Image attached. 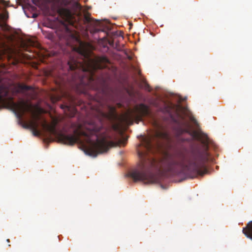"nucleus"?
Wrapping results in <instances>:
<instances>
[{
    "mask_svg": "<svg viewBox=\"0 0 252 252\" xmlns=\"http://www.w3.org/2000/svg\"><path fill=\"white\" fill-rule=\"evenodd\" d=\"M33 116L34 118L36 121L39 120L40 119V115H38V114H33Z\"/></svg>",
    "mask_w": 252,
    "mask_h": 252,
    "instance_id": "nucleus-19",
    "label": "nucleus"
},
{
    "mask_svg": "<svg viewBox=\"0 0 252 252\" xmlns=\"http://www.w3.org/2000/svg\"><path fill=\"white\" fill-rule=\"evenodd\" d=\"M43 128L51 134L58 136L59 140L64 144L73 145L80 140V137L83 136L89 146L86 148L85 153L91 156L95 157L98 154L107 152L110 147L118 145L125 146L127 138L123 137L118 142L115 143L108 140V136L104 133L99 136L101 127H96L92 126V128L83 129L82 126L75 123L71 124V127L76 128L74 130V135H67L63 133H58L56 129L57 122L52 124H48L44 120L41 123Z\"/></svg>",
    "mask_w": 252,
    "mask_h": 252,
    "instance_id": "nucleus-1",
    "label": "nucleus"
},
{
    "mask_svg": "<svg viewBox=\"0 0 252 252\" xmlns=\"http://www.w3.org/2000/svg\"><path fill=\"white\" fill-rule=\"evenodd\" d=\"M79 0H63L67 8H62L59 10L61 17L69 24L76 27L77 20L81 14L82 6L78 2Z\"/></svg>",
    "mask_w": 252,
    "mask_h": 252,
    "instance_id": "nucleus-6",
    "label": "nucleus"
},
{
    "mask_svg": "<svg viewBox=\"0 0 252 252\" xmlns=\"http://www.w3.org/2000/svg\"><path fill=\"white\" fill-rule=\"evenodd\" d=\"M177 132L179 135H180L184 133H189V130L188 126L186 128L180 127L178 128Z\"/></svg>",
    "mask_w": 252,
    "mask_h": 252,
    "instance_id": "nucleus-13",
    "label": "nucleus"
},
{
    "mask_svg": "<svg viewBox=\"0 0 252 252\" xmlns=\"http://www.w3.org/2000/svg\"><path fill=\"white\" fill-rule=\"evenodd\" d=\"M8 18V12L5 11L2 14H0V20L4 21H6Z\"/></svg>",
    "mask_w": 252,
    "mask_h": 252,
    "instance_id": "nucleus-16",
    "label": "nucleus"
},
{
    "mask_svg": "<svg viewBox=\"0 0 252 252\" xmlns=\"http://www.w3.org/2000/svg\"><path fill=\"white\" fill-rule=\"evenodd\" d=\"M69 104H62L61 108L64 109L65 111H71V115H74L76 109L75 106L76 105H81L83 103V101L81 100H76L74 97L72 96H69Z\"/></svg>",
    "mask_w": 252,
    "mask_h": 252,
    "instance_id": "nucleus-9",
    "label": "nucleus"
},
{
    "mask_svg": "<svg viewBox=\"0 0 252 252\" xmlns=\"http://www.w3.org/2000/svg\"><path fill=\"white\" fill-rule=\"evenodd\" d=\"M36 122H31L30 123H27L23 122L22 120L20 121V125H22V127L25 128H30L35 127L34 125Z\"/></svg>",
    "mask_w": 252,
    "mask_h": 252,
    "instance_id": "nucleus-12",
    "label": "nucleus"
},
{
    "mask_svg": "<svg viewBox=\"0 0 252 252\" xmlns=\"http://www.w3.org/2000/svg\"><path fill=\"white\" fill-rule=\"evenodd\" d=\"M127 57L129 60H131L132 59V57L129 55H127Z\"/></svg>",
    "mask_w": 252,
    "mask_h": 252,
    "instance_id": "nucleus-21",
    "label": "nucleus"
},
{
    "mask_svg": "<svg viewBox=\"0 0 252 252\" xmlns=\"http://www.w3.org/2000/svg\"><path fill=\"white\" fill-rule=\"evenodd\" d=\"M14 91L10 85H0V108L4 104H10L16 112L17 117L20 120L26 113H32L33 110L31 104L24 100L18 102L13 101Z\"/></svg>",
    "mask_w": 252,
    "mask_h": 252,
    "instance_id": "nucleus-5",
    "label": "nucleus"
},
{
    "mask_svg": "<svg viewBox=\"0 0 252 252\" xmlns=\"http://www.w3.org/2000/svg\"><path fill=\"white\" fill-rule=\"evenodd\" d=\"M113 128L115 130H118L119 129V126L117 125H115L113 126Z\"/></svg>",
    "mask_w": 252,
    "mask_h": 252,
    "instance_id": "nucleus-20",
    "label": "nucleus"
},
{
    "mask_svg": "<svg viewBox=\"0 0 252 252\" xmlns=\"http://www.w3.org/2000/svg\"><path fill=\"white\" fill-rule=\"evenodd\" d=\"M8 3H9V2L5 1L4 0H0V4H1L3 6H8Z\"/></svg>",
    "mask_w": 252,
    "mask_h": 252,
    "instance_id": "nucleus-17",
    "label": "nucleus"
},
{
    "mask_svg": "<svg viewBox=\"0 0 252 252\" xmlns=\"http://www.w3.org/2000/svg\"><path fill=\"white\" fill-rule=\"evenodd\" d=\"M166 134L163 132L157 130L154 133L149 136L143 137L139 146L144 147L145 151H137L140 162L136 168L130 172L128 176L134 182L143 181L145 184H152L157 182V178L152 171V168L155 166L156 160L149 157L148 152H152L154 147L152 142L155 139L164 138Z\"/></svg>",
    "mask_w": 252,
    "mask_h": 252,
    "instance_id": "nucleus-4",
    "label": "nucleus"
},
{
    "mask_svg": "<svg viewBox=\"0 0 252 252\" xmlns=\"http://www.w3.org/2000/svg\"><path fill=\"white\" fill-rule=\"evenodd\" d=\"M243 233L247 237L252 240V221L248 222L247 226L243 228Z\"/></svg>",
    "mask_w": 252,
    "mask_h": 252,
    "instance_id": "nucleus-10",
    "label": "nucleus"
},
{
    "mask_svg": "<svg viewBox=\"0 0 252 252\" xmlns=\"http://www.w3.org/2000/svg\"><path fill=\"white\" fill-rule=\"evenodd\" d=\"M111 113L112 117H113L114 118H116L117 116L115 113V109L113 107L111 108Z\"/></svg>",
    "mask_w": 252,
    "mask_h": 252,
    "instance_id": "nucleus-18",
    "label": "nucleus"
},
{
    "mask_svg": "<svg viewBox=\"0 0 252 252\" xmlns=\"http://www.w3.org/2000/svg\"><path fill=\"white\" fill-rule=\"evenodd\" d=\"M6 241H7V242H8V243L10 242L9 239H7V240H6Z\"/></svg>",
    "mask_w": 252,
    "mask_h": 252,
    "instance_id": "nucleus-25",
    "label": "nucleus"
},
{
    "mask_svg": "<svg viewBox=\"0 0 252 252\" xmlns=\"http://www.w3.org/2000/svg\"><path fill=\"white\" fill-rule=\"evenodd\" d=\"M149 107L144 104L140 103L135 105L130 112L125 114L122 120L127 125H132L134 121L136 123L142 121L143 118L150 115Z\"/></svg>",
    "mask_w": 252,
    "mask_h": 252,
    "instance_id": "nucleus-7",
    "label": "nucleus"
},
{
    "mask_svg": "<svg viewBox=\"0 0 252 252\" xmlns=\"http://www.w3.org/2000/svg\"><path fill=\"white\" fill-rule=\"evenodd\" d=\"M34 126H35V127L32 128L31 129L32 130L33 134L34 136H38L40 134L39 131L37 130V127H38V124L36 122L34 125Z\"/></svg>",
    "mask_w": 252,
    "mask_h": 252,
    "instance_id": "nucleus-14",
    "label": "nucleus"
},
{
    "mask_svg": "<svg viewBox=\"0 0 252 252\" xmlns=\"http://www.w3.org/2000/svg\"><path fill=\"white\" fill-rule=\"evenodd\" d=\"M18 90L17 92H24L29 90H32V87L27 86L24 84H18L17 86Z\"/></svg>",
    "mask_w": 252,
    "mask_h": 252,
    "instance_id": "nucleus-11",
    "label": "nucleus"
},
{
    "mask_svg": "<svg viewBox=\"0 0 252 252\" xmlns=\"http://www.w3.org/2000/svg\"><path fill=\"white\" fill-rule=\"evenodd\" d=\"M84 22L90 25V32L94 34L99 32H103L101 29L102 23L98 20H94L91 17V14L89 12H86L84 15Z\"/></svg>",
    "mask_w": 252,
    "mask_h": 252,
    "instance_id": "nucleus-8",
    "label": "nucleus"
},
{
    "mask_svg": "<svg viewBox=\"0 0 252 252\" xmlns=\"http://www.w3.org/2000/svg\"><path fill=\"white\" fill-rule=\"evenodd\" d=\"M37 17V15H36V14H34L33 15V17L35 18V17Z\"/></svg>",
    "mask_w": 252,
    "mask_h": 252,
    "instance_id": "nucleus-23",
    "label": "nucleus"
},
{
    "mask_svg": "<svg viewBox=\"0 0 252 252\" xmlns=\"http://www.w3.org/2000/svg\"><path fill=\"white\" fill-rule=\"evenodd\" d=\"M206 150L197 149L189 153L186 148L176 151L168 163V171L173 175L181 174L202 176L208 173L205 163L209 160Z\"/></svg>",
    "mask_w": 252,
    "mask_h": 252,
    "instance_id": "nucleus-3",
    "label": "nucleus"
},
{
    "mask_svg": "<svg viewBox=\"0 0 252 252\" xmlns=\"http://www.w3.org/2000/svg\"><path fill=\"white\" fill-rule=\"evenodd\" d=\"M84 59L78 60L70 58L67 62L69 75L66 79L76 91L80 94H86L88 89H96L98 84L105 82L96 73L107 67L109 63L107 57L102 56L92 59L83 55Z\"/></svg>",
    "mask_w": 252,
    "mask_h": 252,
    "instance_id": "nucleus-2",
    "label": "nucleus"
},
{
    "mask_svg": "<svg viewBox=\"0 0 252 252\" xmlns=\"http://www.w3.org/2000/svg\"><path fill=\"white\" fill-rule=\"evenodd\" d=\"M38 111L40 112H41L42 111V109L40 108H38Z\"/></svg>",
    "mask_w": 252,
    "mask_h": 252,
    "instance_id": "nucleus-22",
    "label": "nucleus"
},
{
    "mask_svg": "<svg viewBox=\"0 0 252 252\" xmlns=\"http://www.w3.org/2000/svg\"><path fill=\"white\" fill-rule=\"evenodd\" d=\"M147 88H148V89H150V86H149L148 85H147ZM148 91H149V92H151V90H150V89H149V90H148Z\"/></svg>",
    "mask_w": 252,
    "mask_h": 252,
    "instance_id": "nucleus-24",
    "label": "nucleus"
},
{
    "mask_svg": "<svg viewBox=\"0 0 252 252\" xmlns=\"http://www.w3.org/2000/svg\"><path fill=\"white\" fill-rule=\"evenodd\" d=\"M199 138L203 144L205 145L207 144L208 142V138L206 134H203L200 136Z\"/></svg>",
    "mask_w": 252,
    "mask_h": 252,
    "instance_id": "nucleus-15",
    "label": "nucleus"
}]
</instances>
